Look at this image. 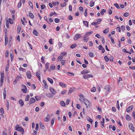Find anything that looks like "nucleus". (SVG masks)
I'll return each mask as SVG.
<instances>
[{
	"instance_id": "nucleus-53",
	"label": "nucleus",
	"mask_w": 135,
	"mask_h": 135,
	"mask_svg": "<svg viewBox=\"0 0 135 135\" xmlns=\"http://www.w3.org/2000/svg\"><path fill=\"white\" fill-rule=\"evenodd\" d=\"M114 5L115 6L117 9H119L120 8V7L119 6L118 4L116 3L114 4Z\"/></svg>"
},
{
	"instance_id": "nucleus-16",
	"label": "nucleus",
	"mask_w": 135,
	"mask_h": 135,
	"mask_svg": "<svg viewBox=\"0 0 135 135\" xmlns=\"http://www.w3.org/2000/svg\"><path fill=\"white\" fill-rule=\"evenodd\" d=\"M104 118H103L102 119V121L101 122H100V124L102 126V128H103L104 127Z\"/></svg>"
},
{
	"instance_id": "nucleus-7",
	"label": "nucleus",
	"mask_w": 135,
	"mask_h": 135,
	"mask_svg": "<svg viewBox=\"0 0 135 135\" xmlns=\"http://www.w3.org/2000/svg\"><path fill=\"white\" fill-rule=\"evenodd\" d=\"M93 76L91 75L85 74L83 75V77L84 78L87 79L89 78L90 77L92 78Z\"/></svg>"
},
{
	"instance_id": "nucleus-55",
	"label": "nucleus",
	"mask_w": 135,
	"mask_h": 135,
	"mask_svg": "<svg viewBox=\"0 0 135 135\" xmlns=\"http://www.w3.org/2000/svg\"><path fill=\"white\" fill-rule=\"evenodd\" d=\"M89 40V38H84V39L83 40V41L84 42H86L88 41Z\"/></svg>"
},
{
	"instance_id": "nucleus-8",
	"label": "nucleus",
	"mask_w": 135,
	"mask_h": 135,
	"mask_svg": "<svg viewBox=\"0 0 135 135\" xmlns=\"http://www.w3.org/2000/svg\"><path fill=\"white\" fill-rule=\"evenodd\" d=\"M129 128L130 130L132 131L133 132H134V129L135 128L133 124H130L129 126Z\"/></svg>"
},
{
	"instance_id": "nucleus-18",
	"label": "nucleus",
	"mask_w": 135,
	"mask_h": 135,
	"mask_svg": "<svg viewBox=\"0 0 135 135\" xmlns=\"http://www.w3.org/2000/svg\"><path fill=\"white\" fill-rule=\"evenodd\" d=\"M83 23L84 25L88 27H89L88 24L89 23L86 21H83Z\"/></svg>"
},
{
	"instance_id": "nucleus-30",
	"label": "nucleus",
	"mask_w": 135,
	"mask_h": 135,
	"mask_svg": "<svg viewBox=\"0 0 135 135\" xmlns=\"http://www.w3.org/2000/svg\"><path fill=\"white\" fill-rule=\"evenodd\" d=\"M36 75L38 77L39 81H40L41 80V77L40 73L38 72L37 73Z\"/></svg>"
},
{
	"instance_id": "nucleus-61",
	"label": "nucleus",
	"mask_w": 135,
	"mask_h": 135,
	"mask_svg": "<svg viewBox=\"0 0 135 135\" xmlns=\"http://www.w3.org/2000/svg\"><path fill=\"white\" fill-rule=\"evenodd\" d=\"M86 127L87 128V130L88 131H89V128H90V125L89 124L87 125Z\"/></svg>"
},
{
	"instance_id": "nucleus-64",
	"label": "nucleus",
	"mask_w": 135,
	"mask_h": 135,
	"mask_svg": "<svg viewBox=\"0 0 135 135\" xmlns=\"http://www.w3.org/2000/svg\"><path fill=\"white\" fill-rule=\"evenodd\" d=\"M129 68L133 70H135V66H129Z\"/></svg>"
},
{
	"instance_id": "nucleus-41",
	"label": "nucleus",
	"mask_w": 135,
	"mask_h": 135,
	"mask_svg": "<svg viewBox=\"0 0 135 135\" xmlns=\"http://www.w3.org/2000/svg\"><path fill=\"white\" fill-rule=\"evenodd\" d=\"M77 46L76 44L71 45L70 46V48L71 49H73L75 47Z\"/></svg>"
},
{
	"instance_id": "nucleus-29",
	"label": "nucleus",
	"mask_w": 135,
	"mask_h": 135,
	"mask_svg": "<svg viewBox=\"0 0 135 135\" xmlns=\"http://www.w3.org/2000/svg\"><path fill=\"white\" fill-rule=\"evenodd\" d=\"M50 69L52 70H54L55 69V66L54 64L52 65L50 67Z\"/></svg>"
},
{
	"instance_id": "nucleus-42",
	"label": "nucleus",
	"mask_w": 135,
	"mask_h": 135,
	"mask_svg": "<svg viewBox=\"0 0 135 135\" xmlns=\"http://www.w3.org/2000/svg\"><path fill=\"white\" fill-rule=\"evenodd\" d=\"M22 5L21 1H20V2L18 3L17 7L18 8H20L21 7Z\"/></svg>"
},
{
	"instance_id": "nucleus-60",
	"label": "nucleus",
	"mask_w": 135,
	"mask_h": 135,
	"mask_svg": "<svg viewBox=\"0 0 135 135\" xmlns=\"http://www.w3.org/2000/svg\"><path fill=\"white\" fill-rule=\"evenodd\" d=\"M55 14L56 15V13L55 12H53L51 13H50V16L51 17Z\"/></svg>"
},
{
	"instance_id": "nucleus-50",
	"label": "nucleus",
	"mask_w": 135,
	"mask_h": 135,
	"mask_svg": "<svg viewBox=\"0 0 135 135\" xmlns=\"http://www.w3.org/2000/svg\"><path fill=\"white\" fill-rule=\"evenodd\" d=\"M36 127L35 128V130L36 131H38V124L37 123L36 124Z\"/></svg>"
},
{
	"instance_id": "nucleus-36",
	"label": "nucleus",
	"mask_w": 135,
	"mask_h": 135,
	"mask_svg": "<svg viewBox=\"0 0 135 135\" xmlns=\"http://www.w3.org/2000/svg\"><path fill=\"white\" fill-rule=\"evenodd\" d=\"M95 2L93 1H91L90 2V7H92L93 6Z\"/></svg>"
},
{
	"instance_id": "nucleus-39",
	"label": "nucleus",
	"mask_w": 135,
	"mask_h": 135,
	"mask_svg": "<svg viewBox=\"0 0 135 135\" xmlns=\"http://www.w3.org/2000/svg\"><path fill=\"white\" fill-rule=\"evenodd\" d=\"M29 17L32 18H34V15L31 13H29Z\"/></svg>"
},
{
	"instance_id": "nucleus-34",
	"label": "nucleus",
	"mask_w": 135,
	"mask_h": 135,
	"mask_svg": "<svg viewBox=\"0 0 135 135\" xmlns=\"http://www.w3.org/2000/svg\"><path fill=\"white\" fill-rule=\"evenodd\" d=\"M106 11L104 9H102V10L100 12V13L102 15H103L104 14V13H105L106 12Z\"/></svg>"
},
{
	"instance_id": "nucleus-54",
	"label": "nucleus",
	"mask_w": 135,
	"mask_h": 135,
	"mask_svg": "<svg viewBox=\"0 0 135 135\" xmlns=\"http://www.w3.org/2000/svg\"><path fill=\"white\" fill-rule=\"evenodd\" d=\"M109 31V30L108 29H106L104 30L103 31V32L104 33H107Z\"/></svg>"
},
{
	"instance_id": "nucleus-31",
	"label": "nucleus",
	"mask_w": 135,
	"mask_h": 135,
	"mask_svg": "<svg viewBox=\"0 0 135 135\" xmlns=\"http://www.w3.org/2000/svg\"><path fill=\"white\" fill-rule=\"evenodd\" d=\"M10 57L11 58V61L12 62L14 58V56L13 53H11L10 54Z\"/></svg>"
},
{
	"instance_id": "nucleus-27",
	"label": "nucleus",
	"mask_w": 135,
	"mask_h": 135,
	"mask_svg": "<svg viewBox=\"0 0 135 135\" xmlns=\"http://www.w3.org/2000/svg\"><path fill=\"white\" fill-rule=\"evenodd\" d=\"M40 128L42 129H43L44 128V126L43 124L41 122L40 123Z\"/></svg>"
},
{
	"instance_id": "nucleus-19",
	"label": "nucleus",
	"mask_w": 135,
	"mask_h": 135,
	"mask_svg": "<svg viewBox=\"0 0 135 135\" xmlns=\"http://www.w3.org/2000/svg\"><path fill=\"white\" fill-rule=\"evenodd\" d=\"M21 29V26L20 25H18L17 27V32L18 33H19L20 32Z\"/></svg>"
},
{
	"instance_id": "nucleus-43",
	"label": "nucleus",
	"mask_w": 135,
	"mask_h": 135,
	"mask_svg": "<svg viewBox=\"0 0 135 135\" xmlns=\"http://www.w3.org/2000/svg\"><path fill=\"white\" fill-rule=\"evenodd\" d=\"M96 90V88L95 87H94L92 88L91 89V92H95Z\"/></svg>"
},
{
	"instance_id": "nucleus-3",
	"label": "nucleus",
	"mask_w": 135,
	"mask_h": 135,
	"mask_svg": "<svg viewBox=\"0 0 135 135\" xmlns=\"http://www.w3.org/2000/svg\"><path fill=\"white\" fill-rule=\"evenodd\" d=\"M83 101L84 103L86 106V108H87L88 107H90V102L86 99L83 98Z\"/></svg>"
},
{
	"instance_id": "nucleus-40",
	"label": "nucleus",
	"mask_w": 135,
	"mask_h": 135,
	"mask_svg": "<svg viewBox=\"0 0 135 135\" xmlns=\"http://www.w3.org/2000/svg\"><path fill=\"white\" fill-rule=\"evenodd\" d=\"M105 90H107L108 92L110 91V89L108 86H105Z\"/></svg>"
},
{
	"instance_id": "nucleus-20",
	"label": "nucleus",
	"mask_w": 135,
	"mask_h": 135,
	"mask_svg": "<svg viewBox=\"0 0 135 135\" xmlns=\"http://www.w3.org/2000/svg\"><path fill=\"white\" fill-rule=\"evenodd\" d=\"M4 99H5L6 98V93L5 90V88H4V91L3 93Z\"/></svg>"
},
{
	"instance_id": "nucleus-17",
	"label": "nucleus",
	"mask_w": 135,
	"mask_h": 135,
	"mask_svg": "<svg viewBox=\"0 0 135 135\" xmlns=\"http://www.w3.org/2000/svg\"><path fill=\"white\" fill-rule=\"evenodd\" d=\"M42 82L44 85L45 88L47 89L48 88V85L47 84L46 81L45 80H43L42 81Z\"/></svg>"
},
{
	"instance_id": "nucleus-37",
	"label": "nucleus",
	"mask_w": 135,
	"mask_h": 135,
	"mask_svg": "<svg viewBox=\"0 0 135 135\" xmlns=\"http://www.w3.org/2000/svg\"><path fill=\"white\" fill-rule=\"evenodd\" d=\"M8 20H9V23L11 24H13L14 23V21L12 19L9 18L8 19Z\"/></svg>"
},
{
	"instance_id": "nucleus-14",
	"label": "nucleus",
	"mask_w": 135,
	"mask_h": 135,
	"mask_svg": "<svg viewBox=\"0 0 135 135\" xmlns=\"http://www.w3.org/2000/svg\"><path fill=\"white\" fill-rule=\"evenodd\" d=\"M18 103L21 107L23 106L24 104V102L21 99L20 100L18 101Z\"/></svg>"
},
{
	"instance_id": "nucleus-52",
	"label": "nucleus",
	"mask_w": 135,
	"mask_h": 135,
	"mask_svg": "<svg viewBox=\"0 0 135 135\" xmlns=\"http://www.w3.org/2000/svg\"><path fill=\"white\" fill-rule=\"evenodd\" d=\"M54 21L55 23H58L59 22L60 20L59 18H56L55 19Z\"/></svg>"
},
{
	"instance_id": "nucleus-57",
	"label": "nucleus",
	"mask_w": 135,
	"mask_h": 135,
	"mask_svg": "<svg viewBox=\"0 0 135 135\" xmlns=\"http://www.w3.org/2000/svg\"><path fill=\"white\" fill-rule=\"evenodd\" d=\"M35 98L37 101L41 99L40 97L38 96H36L35 97Z\"/></svg>"
},
{
	"instance_id": "nucleus-28",
	"label": "nucleus",
	"mask_w": 135,
	"mask_h": 135,
	"mask_svg": "<svg viewBox=\"0 0 135 135\" xmlns=\"http://www.w3.org/2000/svg\"><path fill=\"white\" fill-rule=\"evenodd\" d=\"M49 65L50 63L48 62H47L46 64H45V68L46 69H49Z\"/></svg>"
},
{
	"instance_id": "nucleus-33",
	"label": "nucleus",
	"mask_w": 135,
	"mask_h": 135,
	"mask_svg": "<svg viewBox=\"0 0 135 135\" xmlns=\"http://www.w3.org/2000/svg\"><path fill=\"white\" fill-rule=\"evenodd\" d=\"M24 87L26 88V89H22V90L23 92L24 93H26L27 92L26 87V86H25Z\"/></svg>"
},
{
	"instance_id": "nucleus-23",
	"label": "nucleus",
	"mask_w": 135,
	"mask_h": 135,
	"mask_svg": "<svg viewBox=\"0 0 135 135\" xmlns=\"http://www.w3.org/2000/svg\"><path fill=\"white\" fill-rule=\"evenodd\" d=\"M33 33L34 35L36 36H38V32L35 29H34L33 30Z\"/></svg>"
},
{
	"instance_id": "nucleus-44",
	"label": "nucleus",
	"mask_w": 135,
	"mask_h": 135,
	"mask_svg": "<svg viewBox=\"0 0 135 135\" xmlns=\"http://www.w3.org/2000/svg\"><path fill=\"white\" fill-rule=\"evenodd\" d=\"M126 119L127 120H131V117L129 115H127L126 116Z\"/></svg>"
},
{
	"instance_id": "nucleus-51",
	"label": "nucleus",
	"mask_w": 135,
	"mask_h": 135,
	"mask_svg": "<svg viewBox=\"0 0 135 135\" xmlns=\"http://www.w3.org/2000/svg\"><path fill=\"white\" fill-rule=\"evenodd\" d=\"M53 40L52 38H51L49 40V42L50 44L51 45L53 44Z\"/></svg>"
},
{
	"instance_id": "nucleus-48",
	"label": "nucleus",
	"mask_w": 135,
	"mask_h": 135,
	"mask_svg": "<svg viewBox=\"0 0 135 135\" xmlns=\"http://www.w3.org/2000/svg\"><path fill=\"white\" fill-rule=\"evenodd\" d=\"M104 58L105 60L107 62H108V61L109 60V59L107 56H104Z\"/></svg>"
},
{
	"instance_id": "nucleus-12",
	"label": "nucleus",
	"mask_w": 135,
	"mask_h": 135,
	"mask_svg": "<svg viewBox=\"0 0 135 135\" xmlns=\"http://www.w3.org/2000/svg\"><path fill=\"white\" fill-rule=\"evenodd\" d=\"M26 76L29 79L31 78V74L30 71H28L26 73Z\"/></svg>"
},
{
	"instance_id": "nucleus-6",
	"label": "nucleus",
	"mask_w": 135,
	"mask_h": 135,
	"mask_svg": "<svg viewBox=\"0 0 135 135\" xmlns=\"http://www.w3.org/2000/svg\"><path fill=\"white\" fill-rule=\"evenodd\" d=\"M134 107L133 106V105L129 106L126 109V111L128 113L130 112Z\"/></svg>"
},
{
	"instance_id": "nucleus-21",
	"label": "nucleus",
	"mask_w": 135,
	"mask_h": 135,
	"mask_svg": "<svg viewBox=\"0 0 135 135\" xmlns=\"http://www.w3.org/2000/svg\"><path fill=\"white\" fill-rule=\"evenodd\" d=\"M47 79L51 84H53V81L52 79L48 77L47 78Z\"/></svg>"
},
{
	"instance_id": "nucleus-25",
	"label": "nucleus",
	"mask_w": 135,
	"mask_h": 135,
	"mask_svg": "<svg viewBox=\"0 0 135 135\" xmlns=\"http://www.w3.org/2000/svg\"><path fill=\"white\" fill-rule=\"evenodd\" d=\"M60 105L63 106V107H65V103L63 101H61L60 103Z\"/></svg>"
},
{
	"instance_id": "nucleus-22",
	"label": "nucleus",
	"mask_w": 135,
	"mask_h": 135,
	"mask_svg": "<svg viewBox=\"0 0 135 135\" xmlns=\"http://www.w3.org/2000/svg\"><path fill=\"white\" fill-rule=\"evenodd\" d=\"M30 98V96L29 95H27L25 99V101L26 102L28 101Z\"/></svg>"
},
{
	"instance_id": "nucleus-56",
	"label": "nucleus",
	"mask_w": 135,
	"mask_h": 135,
	"mask_svg": "<svg viewBox=\"0 0 135 135\" xmlns=\"http://www.w3.org/2000/svg\"><path fill=\"white\" fill-rule=\"evenodd\" d=\"M28 4H29V5L31 7L33 8V4H32L31 1H29Z\"/></svg>"
},
{
	"instance_id": "nucleus-49",
	"label": "nucleus",
	"mask_w": 135,
	"mask_h": 135,
	"mask_svg": "<svg viewBox=\"0 0 135 135\" xmlns=\"http://www.w3.org/2000/svg\"><path fill=\"white\" fill-rule=\"evenodd\" d=\"M9 63L7 64V66L6 67V71L7 72L9 69Z\"/></svg>"
},
{
	"instance_id": "nucleus-9",
	"label": "nucleus",
	"mask_w": 135,
	"mask_h": 135,
	"mask_svg": "<svg viewBox=\"0 0 135 135\" xmlns=\"http://www.w3.org/2000/svg\"><path fill=\"white\" fill-rule=\"evenodd\" d=\"M93 33V31H90L89 32H86L84 36L83 37L84 38H86L88 36L91 34Z\"/></svg>"
},
{
	"instance_id": "nucleus-15",
	"label": "nucleus",
	"mask_w": 135,
	"mask_h": 135,
	"mask_svg": "<svg viewBox=\"0 0 135 135\" xmlns=\"http://www.w3.org/2000/svg\"><path fill=\"white\" fill-rule=\"evenodd\" d=\"M89 73V71L87 70H83L80 72V73L82 74H87Z\"/></svg>"
},
{
	"instance_id": "nucleus-10",
	"label": "nucleus",
	"mask_w": 135,
	"mask_h": 135,
	"mask_svg": "<svg viewBox=\"0 0 135 135\" xmlns=\"http://www.w3.org/2000/svg\"><path fill=\"white\" fill-rule=\"evenodd\" d=\"M47 117L44 118V121L46 122H48L49 120L50 115L48 114H47Z\"/></svg>"
},
{
	"instance_id": "nucleus-2",
	"label": "nucleus",
	"mask_w": 135,
	"mask_h": 135,
	"mask_svg": "<svg viewBox=\"0 0 135 135\" xmlns=\"http://www.w3.org/2000/svg\"><path fill=\"white\" fill-rule=\"evenodd\" d=\"M4 73H1V77L0 79V85L1 87H2L3 86V84L4 83Z\"/></svg>"
},
{
	"instance_id": "nucleus-35",
	"label": "nucleus",
	"mask_w": 135,
	"mask_h": 135,
	"mask_svg": "<svg viewBox=\"0 0 135 135\" xmlns=\"http://www.w3.org/2000/svg\"><path fill=\"white\" fill-rule=\"evenodd\" d=\"M44 59L45 57L44 56H42L41 58V62L43 64H45V63Z\"/></svg>"
},
{
	"instance_id": "nucleus-26",
	"label": "nucleus",
	"mask_w": 135,
	"mask_h": 135,
	"mask_svg": "<svg viewBox=\"0 0 135 135\" xmlns=\"http://www.w3.org/2000/svg\"><path fill=\"white\" fill-rule=\"evenodd\" d=\"M6 105L7 109V110H8L9 109V101L8 100H7V101Z\"/></svg>"
},
{
	"instance_id": "nucleus-47",
	"label": "nucleus",
	"mask_w": 135,
	"mask_h": 135,
	"mask_svg": "<svg viewBox=\"0 0 135 135\" xmlns=\"http://www.w3.org/2000/svg\"><path fill=\"white\" fill-rule=\"evenodd\" d=\"M66 4L65 2H64L62 3L61 4V7H64L66 6Z\"/></svg>"
},
{
	"instance_id": "nucleus-62",
	"label": "nucleus",
	"mask_w": 135,
	"mask_h": 135,
	"mask_svg": "<svg viewBox=\"0 0 135 135\" xmlns=\"http://www.w3.org/2000/svg\"><path fill=\"white\" fill-rule=\"evenodd\" d=\"M63 58L62 56H60L57 58V59L58 60V61H59V60H61V59H63Z\"/></svg>"
},
{
	"instance_id": "nucleus-46",
	"label": "nucleus",
	"mask_w": 135,
	"mask_h": 135,
	"mask_svg": "<svg viewBox=\"0 0 135 135\" xmlns=\"http://www.w3.org/2000/svg\"><path fill=\"white\" fill-rule=\"evenodd\" d=\"M0 111L1 113V114L3 115V114L4 113V112L3 109V108H1Z\"/></svg>"
},
{
	"instance_id": "nucleus-45",
	"label": "nucleus",
	"mask_w": 135,
	"mask_h": 135,
	"mask_svg": "<svg viewBox=\"0 0 135 135\" xmlns=\"http://www.w3.org/2000/svg\"><path fill=\"white\" fill-rule=\"evenodd\" d=\"M52 4L54 6H55L56 5H58L59 4V2H52Z\"/></svg>"
},
{
	"instance_id": "nucleus-58",
	"label": "nucleus",
	"mask_w": 135,
	"mask_h": 135,
	"mask_svg": "<svg viewBox=\"0 0 135 135\" xmlns=\"http://www.w3.org/2000/svg\"><path fill=\"white\" fill-rule=\"evenodd\" d=\"M121 30L123 31H124L125 29V26L124 25H122L121 27Z\"/></svg>"
},
{
	"instance_id": "nucleus-1",
	"label": "nucleus",
	"mask_w": 135,
	"mask_h": 135,
	"mask_svg": "<svg viewBox=\"0 0 135 135\" xmlns=\"http://www.w3.org/2000/svg\"><path fill=\"white\" fill-rule=\"evenodd\" d=\"M19 125H17L16 126V130L21 132V134L23 135L24 132V129L22 127H19Z\"/></svg>"
},
{
	"instance_id": "nucleus-11",
	"label": "nucleus",
	"mask_w": 135,
	"mask_h": 135,
	"mask_svg": "<svg viewBox=\"0 0 135 135\" xmlns=\"http://www.w3.org/2000/svg\"><path fill=\"white\" fill-rule=\"evenodd\" d=\"M50 90L53 95H54L56 93V91L52 87H50Z\"/></svg>"
},
{
	"instance_id": "nucleus-32",
	"label": "nucleus",
	"mask_w": 135,
	"mask_h": 135,
	"mask_svg": "<svg viewBox=\"0 0 135 135\" xmlns=\"http://www.w3.org/2000/svg\"><path fill=\"white\" fill-rule=\"evenodd\" d=\"M22 79V77L19 76H17L16 77V79L17 81H18Z\"/></svg>"
},
{
	"instance_id": "nucleus-4",
	"label": "nucleus",
	"mask_w": 135,
	"mask_h": 135,
	"mask_svg": "<svg viewBox=\"0 0 135 135\" xmlns=\"http://www.w3.org/2000/svg\"><path fill=\"white\" fill-rule=\"evenodd\" d=\"M81 35L79 33L76 34L74 36V39L75 41L76 40L81 37Z\"/></svg>"
},
{
	"instance_id": "nucleus-24",
	"label": "nucleus",
	"mask_w": 135,
	"mask_h": 135,
	"mask_svg": "<svg viewBox=\"0 0 135 135\" xmlns=\"http://www.w3.org/2000/svg\"><path fill=\"white\" fill-rule=\"evenodd\" d=\"M86 119L87 120L91 123V124L93 121V120L91 118L89 117H87Z\"/></svg>"
},
{
	"instance_id": "nucleus-13",
	"label": "nucleus",
	"mask_w": 135,
	"mask_h": 135,
	"mask_svg": "<svg viewBox=\"0 0 135 135\" xmlns=\"http://www.w3.org/2000/svg\"><path fill=\"white\" fill-rule=\"evenodd\" d=\"M59 85L63 88H65L66 86V85L65 83L61 82H60L59 83Z\"/></svg>"
},
{
	"instance_id": "nucleus-63",
	"label": "nucleus",
	"mask_w": 135,
	"mask_h": 135,
	"mask_svg": "<svg viewBox=\"0 0 135 135\" xmlns=\"http://www.w3.org/2000/svg\"><path fill=\"white\" fill-rule=\"evenodd\" d=\"M45 6L44 4H42L41 5V8L42 9H44L45 8Z\"/></svg>"
},
{
	"instance_id": "nucleus-59",
	"label": "nucleus",
	"mask_w": 135,
	"mask_h": 135,
	"mask_svg": "<svg viewBox=\"0 0 135 135\" xmlns=\"http://www.w3.org/2000/svg\"><path fill=\"white\" fill-rule=\"evenodd\" d=\"M76 108H77L79 109H80L81 108V106L80 105L78 104H76Z\"/></svg>"
},
{
	"instance_id": "nucleus-38",
	"label": "nucleus",
	"mask_w": 135,
	"mask_h": 135,
	"mask_svg": "<svg viewBox=\"0 0 135 135\" xmlns=\"http://www.w3.org/2000/svg\"><path fill=\"white\" fill-rule=\"evenodd\" d=\"M89 55L90 57H92L94 56V53L92 52H90L89 53Z\"/></svg>"
},
{
	"instance_id": "nucleus-5",
	"label": "nucleus",
	"mask_w": 135,
	"mask_h": 135,
	"mask_svg": "<svg viewBox=\"0 0 135 135\" xmlns=\"http://www.w3.org/2000/svg\"><path fill=\"white\" fill-rule=\"evenodd\" d=\"M36 102L35 99L33 97L31 98L30 99V102L28 103L29 105L35 103Z\"/></svg>"
}]
</instances>
